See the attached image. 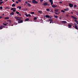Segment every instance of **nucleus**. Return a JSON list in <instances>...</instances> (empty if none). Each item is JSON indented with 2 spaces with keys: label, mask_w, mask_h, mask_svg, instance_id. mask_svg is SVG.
<instances>
[{
  "label": "nucleus",
  "mask_w": 78,
  "mask_h": 78,
  "mask_svg": "<svg viewBox=\"0 0 78 78\" xmlns=\"http://www.w3.org/2000/svg\"><path fill=\"white\" fill-rule=\"evenodd\" d=\"M75 28V29H76V30H78V27L77 26L75 25L74 26Z\"/></svg>",
  "instance_id": "ddd939ff"
},
{
  "label": "nucleus",
  "mask_w": 78,
  "mask_h": 78,
  "mask_svg": "<svg viewBox=\"0 0 78 78\" xmlns=\"http://www.w3.org/2000/svg\"><path fill=\"white\" fill-rule=\"evenodd\" d=\"M3 27H4V28H5V27L4 26H3Z\"/></svg>",
  "instance_id": "052dcab7"
},
{
  "label": "nucleus",
  "mask_w": 78,
  "mask_h": 78,
  "mask_svg": "<svg viewBox=\"0 0 78 78\" xmlns=\"http://www.w3.org/2000/svg\"><path fill=\"white\" fill-rule=\"evenodd\" d=\"M49 21H50V22H53V20L50 19L49 20Z\"/></svg>",
  "instance_id": "a211bd4d"
},
{
  "label": "nucleus",
  "mask_w": 78,
  "mask_h": 78,
  "mask_svg": "<svg viewBox=\"0 0 78 78\" xmlns=\"http://www.w3.org/2000/svg\"><path fill=\"white\" fill-rule=\"evenodd\" d=\"M74 7H75V8L76 7V5H74Z\"/></svg>",
  "instance_id": "49530a36"
},
{
  "label": "nucleus",
  "mask_w": 78,
  "mask_h": 78,
  "mask_svg": "<svg viewBox=\"0 0 78 78\" xmlns=\"http://www.w3.org/2000/svg\"><path fill=\"white\" fill-rule=\"evenodd\" d=\"M74 25H76V23H74Z\"/></svg>",
  "instance_id": "680f3d73"
},
{
  "label": "nucleus",
  "mask_w": 78,
  "mask_h": 78,
  "mask_svg": "<svg viewBox=\"0 0 78 78\" xmlns=\"http://www.w3.org/2000/svg\"><path fill=\"white\" fill-rule=\"evenodd\" d=\"M16 3H19V2H18V1L17 2V1H16Z\"/></svg>",
  "instance_id": "a18cd8bd"
},
{
  "label": "nucleus",
  "mask_w": 78,
  "mask_h": 78,
  "mask_svg": "<svg viewBox=\"0 0 78 78\" xmlns=\"http://www.w3.org/2000/svg\"><path fill=\"white\" fill-rule=\"evenodd\" d=\"M7 22H10V23H11V20H7Z\"/></svg>",
  "instance_id": "dca6fc26"
},
{
  "label": "nucleus",
  "mask_w": 78,
  "mask_h": 78,
  "mask_svg": "<svg viewBox=\"0 0 78 78\" xmlns=\"http://www.w3.org/2000/svg\"><path fill=\"white\" fill-rule=\"evenodd\" d=\"M16 12V14H19V12Z\"/></svg>",
  "instance_id": "72a5a7b5"
},
{
  "label": "nucleus",
  "mask_w": 78,
  "mask_h": 78,
  "mask_svg": "<svg viewBox=\"0 0 78 78\" xmlns=\"http://www.w3.org/2000/svg\"><path fill=\"white\" fill-rule=\"evenodd\" d=\"M18 2H22V0H18Z\"/></svg>",
  "instance_id": "473e14b6"
},
{
  "label": "nucleus",
  "mask_w": 78,
  "mask_h": 78,
  "mask_svg": "<svg viewBox=\"0 0 78 78\" xmlns=\"http://www.w3.org/2000/svg\"><path fill=\"white\" fill-rule=\"evenodd\" d=\"M54 11H55V12H58V11H59V9H55Z\"/></svg>",
  "instance_id": "9b49d317"
},
{
  "label": "nucleus",
  "mask_w": 78,
  "mask_h": 78,
  "mask_svg": "<svg viewBox=\"0 0 78 78\" xmlns=\"http://www.w3.org/2000/svg\"><path fill=\"white\" fill-rule=\"evenodd\" d=\"M30 14H34V12H30Z\"/></svg>",
  "instance_id": "2f4dec72"
},
{
  "label": "nucleus",
  "mask_w": 78,
  "mask_h": 78,
  "mask_svg": "<svg viewBox=\"0 0 78 78\" xmlns=\"http://www.w3.org/2000/svg\"><path fill=\"white\" fill-rule=\"evenodd\" d=\"M19 20L18 21V23H23V20H21V19H19Z\"/></svg>",
  "instance_id": "f257e3e1"
},
{
  "label": "nucleus",
  "mask_w": 78,
  "mask_h": 78,
  "mask_svg": "<svg viewBox=\"0 0 78 78\" xmlns=\"http://www.w3.org/2000/svg\"><path fill=\"white\" fill-rule=\"evenodd\" d=\"M74 21L76 23H77V25H78V21H77V20H75Z\"/></svg>",
  "instance_id": "4468645a"
},
{
  "label": "nucleus",
  "mask_w": 78,
  "mask_h": 78,
  "mask_svg": "<svg viewBox=\"0 0 78 78\" xmlns=\"http://www.w3.org/2000/svg\"><path fill=\"white\" fill-rule=\"evenodd\" d=\"M25 15H26V17H28V15H27V14H26Z\"/></svg>",
  "instance_id": "a19ab883"
},
{
  "label": "nucleus",
  "mask_w": 78,
  "mask_h": 78,
  "mask_svg": "<svg viewBox=\"0 0 78 78\" xmlns=\"http://www.w3.org/2000/svg\"><path fill=\"white\" fill-rule=\"evenodd\" d=\"M15 19H16V20H19V17H17V16H15Z\"/></svg>",
  "instance_id": "6e6552de"
},
{
  "label": "nucleus",
  "mask_w": 78,
  "mask_h": 78,
  "mask_svg": "<svg viewBox=\"0 0 78 78\" xmlns=\"http://www.w3.org/2000/svg\"><path fill=\"white\" fill-rule=\"evenodd\" d=\"M53 22V21H50V23H51V22Z\"/></svg>",
  "instance_id": "6e6d98bb"
},
{
  "label": "nucleus",
  "mask_w": 78,
  "mask_h": 78,
  "mask_svg": "<svg viewBox=\"0 0 78 78\" xmlns=\"http://www.w3.org/2000/svg\"><path fill=\"white\" fill-rule=\"evenodd\" d=\"M28 16L29 17H31V15L30 14H28Z\"/></svg>",
  "instance_id": "f704fd0d"
},
{
  "label": "nucleus",
  "mask_w": 78,
  "mask_h": 78,
  "mask_svg": "<svg viewBox=\"0 0 78 78\" xmlns=\"http://www.w3.org/2000/svg\"><path fill=\"white\" fill-rule=\"evenodd\" d=\"M61 22L62 23H67V22H66V21H62Z\"/></svg>",
  "instance_id": "f8f14e48"
},
{
  "label": "nucleus",
  "mask_w": 78,
  "mask_h": 78,
  "mask_svg": "<svg viewBox=\"0 0 78 78\" xmlns=\"http://www.w3.org/2000/svg\"><path fill=\"white\" fill-rule=\"evenodd\" d=\"M51 6L52 8H56V7H57V5H51Z\"/></svg>",
  "instance_id": "0eeeda50"
},
{
  "label": "nucleus",
  "mask_w": 78,
  "mask_h": 78,
  "mask_svg": "<svg viewBox=\"0 0 78 78\" xmlns=\"http://www.w3.org/2000/svg\"><path fill=\"white\" fill-rule=\"evenodd\" d=\"M43 5L44 6H47V5H48V3H47V2H44L43 4Z\"/></svg>",
  "instance_id": "20e7f679"
},
{
  "label": "nucleus",
  "mask_w": 78,
  "mask_h": 78,
  "mask_svg": "<svg viewBox=\"0 0 78 78\" xmlns=\"http://www.w3.org/2000/svg\"><path fill=\"white\" fill-rule=\"evenodd\" d=\"M46 11H50V9H46Z\"/></svg>",
  "instance_id": "cd10ccee"
},
{
  "label": "nucleus",
  "mask_w": 78,
  "mask_h": 78,
  "mask_svg": "<svg viewBox=\"0 0 78 78\" xmlns=\"http://www.w3.org/2000/svg\"><path fill=\"white\" fill-rule=\"evenodd\" d=\"M54 17L56 19H58V16H56V15H54Z\"/></svg>",
  "instance_id": "412c9836"
},
{
  "label": "nucleus",
  "mask_w": 78,
  "mask_h": 78,
  "mask_svg": "<svg viewBox=\"0 0 78 78\" xmlns=\"http://www.w3.org/2000/svg\"><path fill=\"white\" fill-rule=\"evenodd\" d=\"M11 10H12V11H13L14 10V8H12L11 9Z\"/></svg>",
  "instance_id": "58836bf2"
},
{
  "label": "nucleus",
  "mask_w": 78,
  "mask_h": 78,
  "mask_svg": "<svg viewBox=\"0 0 78 78\" xmlns=\"http://www.w3.org/2000/svg\"><path fill=\"white\" fill-rule=\"evenodd\" d=\"M12 1L13 2H14V0H12Z\"/></svg>",
  "instance_id": "13d9d810"
},
{
  "label": "nucleus",
  "mask_w": 78,
  "mask_h": 78,
  "mask_svg": "<svg viewBox=\"0 0 78 78\" xmlns=\"http://www.w3.org/2000/svg\"><path fill=\"white\" fill-rule=\"evenodd\" d=\"M43 0H40V2H41V3H42V2H43Z\"/></svg>",
  "instance_id": "4c0bfd02"
},
{
  "label": "nucleus",
  "mask_w": 78,
  "mask_h": 78,
  "mask_svg": "<svg viewBox=\"0 0 78 78\" xmlns=\"http://www.w3.org/2000/svg\"><path fill=\"white\" fill-rule=\"evenodd\" d=\"M26 21H27V20H29V18H27L25 20Z\"/></svg>",
  "instance_id": "c756f323"
},
{
  "label": "nucleus",
  "mask_w": 78,
  "mask_h": 78,
  "mask_svg": "<svg viewBox=\"0 0 78 78\" xmlns=\"http://www.w3.org/2000/svg\"><path fill=\"white\" fill-rule=\"evenodd\" d=\"M3 3V1L0 2V5H1Z\"/></svg>",
  "instance_id": "b1692460"
},
{
  "label": "nucleus",
  "mask_w": 78,
  "mask_h": 78,
  "mask_svg": "<svg viewBox=\"0 0 78 78\" xmlns=\"http://www.w3.org/2000/svg\"><path fill=\"white\" fill-rule=\"evenodd\" d=\"M64 10L65 11H68L69 10V9H68V8H66V9H64Z\"/></svg>",
  "instance_id": "2eb2a0df"
},
{
  "label": "nucleus",
  "mask_w": 78,
  "mask_h": 78,
  "mask_svg": "<svg viewBox=\"0 0 78 78\" xmlns=\"http://www.w3.org/2000/svg\"><path fill=\"white\" fill-rule=\"evenodd\" d=\"M66 16H67V17H68V16H69V15H68V14H66Z\"/></svg>",
  "instance_id": "c03bdc74"
},
{
  "label": "nucleus",
  "mask_w": 78,
  "mask_h": 78,
  "mask_svg": "<svg viewBox=\"0 0 78 78\" xmlns=\"http://www.w3.org/2000/svg\"><path fill=\"white\" fill-rule=\"evenodd\" d=\"M71 14H73V12H71Z\"/></svg>",
  "instance_id": "3c124183"
},
{
  "label": "nucleus",
  "mask_w": 78,
  "mask_h": 78,
  "mask_svg": "<svg viewBox=\"0 0 78 78\" xmlns=\"http://www.w3.org/2000/svg\"><path fill=\"white\" fill-rule=\"evenodd\" d=\"M61 11L62 12H65V11L63 10H61Z\"/></svg>",
  "instance_id": "7c9ffc66"
},
{
  "label": "nucleus",
  "mask_w": 78,
  "mask_h": 78,
  "mask_svg": "<svg viewBox=\"0 0 78 78\" xmlns=\"http://www.w3.org/2000/svg\"><path fill=\"white\" fill-rule=\"evenodd\" d=\"M3 29V26H2L0 27V30H2Z\"/></svg>",
  "instance_id": "4be33fe9"
},
{
  "label": "nucleus",
  "mask_w": 78,
  "mask_h": 78,
  "mask_svg": "<svg viewBox=\"0 0 78 78\" xmlns=\"http://www.w3.org/2000/svg\"><path fill=\"white\" fill-rule=\"evenodd\" d=\"M4 1H7V0H4Z\"/></svg>",
  "instance_id": "338daca9"
},
{
  "label": "nucleus",
  "mask_w": 78,
  "mask_h": 78,
  "mask_svg": "<svg viewBox=\"0 0 78 78\" xmlns=\"http://www.w3.org/2000/svg\"><path fill=\"white\" fill-rule=\"evenodd\" d=\"M69 6L70 7V8H72L73 6V5L71 3H69Z\"/></svg>",
  "instance_id": "f03ea898"
},
{
  "label": "nucleus",
  "mask_w": 78,
  "mask_h": 78,
  "mask_svg": "<svg viewBox=\"0 0 78 78\" xmlns=\"http://www.w3.org/2000/svg\"><path fill=\"white\" fill-rule=\"evenodd\" d=\"M32 2L33 3H34V4L37 3V2L35 0H32Z\"/></svg>",
  "instance_id": "7ed1b4c3"
},
{
  "label": "nucleus",
  "mask_w": 78,
  "mask_h": 78,
  "mask_svg": "<svg viewBox=\"0 0 78 78\" xmlns=\"http://www.w3.org/2000/svg\"><path fill=\"white\" fill-rule=\"evenodd\" d=\"M38 12L39 13H41L42 12V11L41 10H39L38 11Z\"/></svg>",
  "instance_id": "bb28decb"
},
{
  "label": "nucleus",
  "mask_w": 78,
  "mask_h": 78,
  "mask_svg": "<svg viewBox=\"0 0 78 78\" xmlns=\"http://www.w3.org/2000/svg\"><path fill=\"white\" fill-rule=\"evenodd\" d=\"M2 24H3L4 25H5V26H6V25H7V24L6 23H3Z\"/></svg>",
  "instance_id": "a878e982"
},
{
  "label": "nucleus",
  "mask_w": 78,
  "mask_h": 78,
  "mask_svg": "<svg viewBox=\"0 0 78 78\" xmlns=\"http://www.w3.org/2000/svg\"><path fill=\"white\" fill-rule=\"evenodd\" d=\"M9 17H5V19H9Z\"/></svg>",
  "instance_id": "aec40b11"
},
{
  "label": "nucleus",
  "mask_w": 78,
  "mask_h": 78,
  "mask_svg": "<svg viewBox=\"0 0 78 78\" xmlns=\"http://www.w3.org/2000/svg\"><path fill=\"white\" fill-rule=\"evenodd\" d=\"M45 17L46 18H50V19H51V17H50V16L48 15H46Z\"/></svg>",
  "instance_id": "423d86ee"
},
{
  "label": "nucleus",
  "mask_w": 78,
  "mask_h": 78,
  "mask_svg": "<svg viewBox=\"0 0 78 78\" xmlns=\"http://www.w3.org/2000/svg\"><path fill=\"white\" fill-rule=\"evenodd\" d=\"M0 1H1V2H2V1H3V0H0Z\"/></svg>",
  "instance_id": "e2e57ef3"
},
{
  "label": "nucleus",
  "mask_w": 78,
  "mask_h": 78,
  "mask_svg": "<svg viewBox=\"0 0 78 78\" xmlns=\"http://www.w3.org/2000/svg\"><path fill=\"white\" fill-rule=\"evenodd\" d=\"M18 15L19 16H22V14H21L20 13Z\"/></svg>",
  "instance_id": "37998d69"
},
{
  "label": "nucleus",
  "mask_w": 78,
  "mask_h": 78,
  "mask_svg": "<svg viewBox=\"0 0 78 78\" xmlns=\"http://www.w3.org/2000/svg\"><path fill=\"white\" fill-rule=\"evenodd\" d=\"M2 16H4V13L2 14Z\"/></svg>",
  "instance_id": "0e129e2a"
},
{
  "label": "nucleus",
  "mask_w": 78,
  "mask_h": 78,
  "mask_svg": "<svg viewBox=\"0 0 78 78\" xmlns=\"http://www.w3.org/2000/svg\"><path fill=\"white\" fill-rule=\"evenodd\" d=\"M54 13H55V14H58V13H56V12H54Z\"/></svg>",
  "instance_id": "79ce46f5"
},
{
  "label": "nucleus",
  "mask_w": 78,
  "mask_h": 78,
  "mask_svg": "<svg viewBox=\"0 0 78 78\" xmlns=\"http://www.w3.org/2000/svg\"><path fill=\"white\" fill-rule=\"evenodd\" d=\"M37 19V17H34V20H36Z\"/></svg>",
  "instance_id": "c85d7f7f"
},
{
  "label": "nucleus",
  "mask_w": 78,
  "mask_h": 78,
  "mask_svg": "<svg viewBox=\"0 0 78 78\" xmlns=\"http://www.w3.org/2000/svg\"><path fill=\"white\" fill-rule=\"evenodd\" d=\"M47 5H48V6H49V4H48Z\"/></svg>",
  "instance_id": "bf43d9fd"
},
{
  "label": "nucleus",
  "mask_w": 78,
  "mask_h": 78,
  "mask_svg": "<svg viewBox=\"0 0 78 78\" xmlns=\"http://www.w3.org/2000/svg\"><path fill=\"white\" fill-rule=\"evenodd\" d=\"M2 17L1 16H0V19H2Z\"/></svg>",
  "instance_id": "864d4df0"
},
{
  "label": "nucleus",
  "mask_w": 78,
  "mask_h": 78,
  "mask_svg": "<svg viewBox=\"0 0 78 78\" xmlns=\"http://www.w3.org/2000/svg\"><path fill=\"white\" fill-rule=\"evenodd\" d=\"M59 3L61 4V3H62V2H59Z\"/></svg>",
  "instance_id": "603ef678"
},
{
  "label": "nucleus",
  "mask_w": 78,
  "mask_h": 78,
  "mask_svg": "<svg viewBox=\"0 0 78 78\" xmlns=\"http://www.w3.org/2000/svg\"><path fill=\"white\" fill-rule=\"evenodd\" d=\"M25 3H27V1H26V2H25Z\"/></svg>",
  "instance_id": "4d7b16f0"
},
{
  "label": "nucleus",
  "mask_w": 78,
  "mask_h": 78,
  "mask_svg": "<svg viewBox=\"0 0 78 78\" xmlns=\"http://www.w3.org/2000/svg\"><path fill=\"white\" fill-rule=\"evenodd\" d=\"M12 7H14V6H16V5H15V4H13L12 5Z\"/></svg>",
  "instance_id": "6ab92c4d"
},
{
  "label": "nucleus",
  "mask_w": 78,
  "mask_h": 78,
  "mask_svg": "<svg viewBox=\"0 0 78 78\" xmlns=\"http://www.w3.org/2000/svg\"><path fill=\"white\" fill-rule=\"evenodd\" d=\"M14 24L15 25H17V23H16V22H15L14 23Z\"/></svg>",
  "instance_id": "e433bc0d"
},
{
  "label": "nucleus",
  "mask_w": 78,
  "mask_h": 78,
  "mask_svg": "<svg viewBox=\"0 0 78 78\" xmlns=\"http://www.w3.org/2000/svg\"><path fill=\"white\" fill-rule=\"evenodd\" d=\"M14 12H12L10 13V15H12V16H13V15H14Z\"/></svg>",
  "instance_id": "f3484780"
},
{
  "label": "nucleus",
  "mask_w": 78,
  "mask_h": 78,
  "mask_svg": "<svg viewBox=\"0 0 78 78\" xmlns=\"http://www.w3.org/2000/svg\"><path fill=\"white\" fill-rule=\"evenodd\" d=\"M59 19L60 20H61V19H62L61 18V17H60L59 18Z\"/></svg>",
  "instance_id": "09e8293b"
},
{
  "label": "nucleus",
  "mask_w": 78,
  "mask_h": 78,
  "mask_svg": "<svg viewBox=\"0 0 78 78\" xmlns=\"http://www.w3.org/2000/svg\"><path fill=\"white\" fill-rule=\"evenodd\" d=\"M15 9H16L15 8H13V10H15Z\"/></svg>",
  "instance_id": "8fccbe9b"
},
{
  "label": "nucleus",
  "mask_w": 78,
  "mask_h": 78,
  "mask_svg": "<svg viewBox=\"0 0 78 78\" xmlns=\"http://www.w3.org/2000/svg\"><path fill=\"white\" fill-rule=\"evenodd\" d=\"M5 9H10L9 8H8V7H6L5 8Z\"/></svg>",
  "instance_id": "ea45409f"
},
{
  "label": "nucleus",
  "mask_w": 78,
  "mask_h": 78,
  "mask_svg": "<svg viewBox=\"0 0 78 78\" xmlns=\"http://www.w3.org/2000/svg\"><path fill=\"white\" fill-rule=\"evenodd\" d=\"M68 28H72V25L71 24H68Z\"/></svg>",
  "instance_id": "1a4fd4ad"
},
{
  "label": "nucleus",
  "mask_w": 78,
  "mask_h": 78,
  "mask_svg": "<svg viewBox=\"0 0 78 78\" xmlns=\"http://www.w3.org/2000/svg\"><path fill=\"white\" fill-rule=\"evenodd\" d=\"M6 24H8V23H6Z\"/></svg>",
  "instance_id": "69168bd1"
},
{
  "label": "nucleus",
  "mask_w": 78,
  "mask_h": 78,
  "mask_svg": "<svg viewBox=\"0 0 78 78\" xmlns=\"http://www.w3.org/2000/svg\"><path fill=\"white\" fill-rule=\"evenodd\" d=\"M77 15H78V12L77 13Z\"/></svg>",
  "instance_id": "774afa93"
},
{
  "label": "nucleus",
  "mask_w": 78,
  "mask_h": 78,
  "mask_svg": "<svg viewBox=\"0 0 78 78\" xmlns=\"http://www.w3.org/2000/svg\"><path fill=\"white\" fill-rule=\"evenodd\" d=\"M3 9V7L1 6L0 7V9Z\"/></svg>",
  "instance_id": "c9c22d12"
},
{
  "label": "nucleus",
  "mask_w": 78,
  "mask_h": 78,
  "mask_svg": "<svg viewBox=\"0 0 78 78\" xmlns=\"http://www.w3.org/2000/svg\"><path fill=\"white\" fill-rule=\"evenodd\" d=\"M13 12H16V10H13Z\"/></svg>",
  "instance_id": "de8ad7c7"
},
{
  "label": "nucleus",
  "mask_w": 78,
  "mask_h": 78,
  "mask_svg": "<svg viewBox=\"0 0 78 78\" xmlns=\"http://www.w3.org/2000/svg\"><path fill=\"white\" fill-rule=\"evenodd\" d=\"M21 18H22V17H19V19H21Z\"/></svg>",
  "instance_id": "5fc2aeb1"
},
{
  "label": "nucleus",
  "mask_w": 78,
  "mask_h": 78,
  "mask_svg": "<svg viewBox=\"0 0 78 78\" xmlns=\"http://www.w3.org/2000/svg\"><path fill=\"white\" fill-rule=\"evenodd\" d=\"M28 6H29L30 7V6H31V4H30L29 3L27 4Z\"/></svg>",
  "instance_id": "393cba45"
},
{
  "label": "nucleus",
  "mask_w": 78,
  "mask_h": 78,
  "mask_svg": "<svg viewBox=\"0 0 78 78\" xmlns=\"http://www.w3.org/2000/svg\"><path fill=\"white\" fill-rule=\"evenodd\" d=\"M17 8H19L20 9H21V8H22V7H21V6H18L17 7Z\"/></svg>",
  "instance_id": "5701e85b"
},
{
  "label": "nucleus",
  "mask_w": 78,
  "mask_h": 78,
  "mask_svg": "<svg viewBox=\"0 0 78 78\" xmlns=\"http://www.w3.org/2000/svg\"><path fill=\"white\" fill-rule=\"evenodd\" d=\"M71 17H72V18H73V19H74L77 20V18L75 16H71Z\"/></svg>",
  "instance_id": "39448f33"
},
{
  "label": "nucleus",
  "mask_w": 78,
  "mask_h": 78,
  "mask_svg": "<svg viewBox=\"0 0 78 78\" xmlns=\"http://www.w3.org/2000/svg\"><path fill=\"white\" fill-rule=\"evenodd\" d=\"M49 2L50 3H51V5H53V0H50Z\"/></svg>",
  "instance_id": "9d476101"
}]
</instances>
